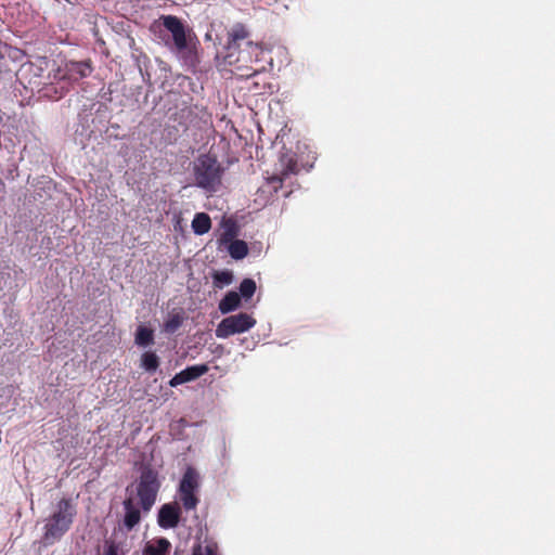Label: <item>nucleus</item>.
Instances as JSON below:
<instances>
[{"label": "nucleus", "mask_w": 555, "mask_h": 555, "mask_svg": "<svg viewBox=\"0 0 555 555\" xmlns=\"http://www.w3.org/2000/svg\"><path fill=\"white\" fill-rule=\"evenodd\" d=\"M261 49L250 40L247 27L237 23L228 33V42L222 53L225 65L233 66L232 72L241 78L254 76L258 69L253 63L258 62Z\"/></svg>", "instance_id": "f257e3e1"}, {"label": "nucleus", "mask_w": 555, "mask_h": 555, "mask_svg": "<svg viewBox=\"0 0 555 555\" xmlns=\"http://www.w3.org/2000/svg\"><path fill=\"white\" fill-rule=\"evenodd\" d=\"M76 513V506L70 499H61L44 525L43 539L46 543L61 539L72 527Z\"/></svg>", "instance_id": "f03ea898"}, {"label": "nucleus", "mask_w": 555, "mask_h": 555, "mask_svg": "<svg viewBox=\"0 0 555 555\" xmlns=\"http://www.w3.org/2000/svg\"><path fill=\"white\" fill-rule=\"evenodd\" d=\"M224 170L216 156L210 153L199 155L193 169L196 185L207 192H216L222 183Z\"/></svg>", "instance_id": "7ed1b4c3"}, {"label": "nucleus", "mask_w": 555, "mask_h": 555, "mask_svg": "<svg viewBox=\"0 0 555 555\" xmlns=\"http://www.w3.org/2000/svg\"><path fill=\"white\" fill-rule=\"evenodd\" d=\"M160 486L158 472L150 465L143 466L135 483V498L143 513H149L154 506Z\"/></svg>", "instance_id": "20e7f679"}, {"label": "nucleus", "mask_w": 555, "mask_h": 555, "mask_svg": "<svg viewBox=\"0 0 555 555\" xmlns=\"http://www.w3.org/2000/svg\"><path fill=\"white\" fill-rule=\"evenodd\" d=\"M198 490L199 475L193 467H188L178 487L179 501L186 512L196 509L199 503Z\"/></svg>", "instance_id": "39448f33"}, {"label": "nucleus", "mask_w": 555, "mask_h": 555, "mask_svg": "<svg viewBox=\"0 0 555 555\" xmlns=\"http://www.w3.org/2000/svg\"><path fill=\"white\" fill-rule=\"evenodd\" d=\"M256 324V319L246 312H240L224 318L217 325L216 336L218 338H228L235 334L249 331Z\"/></svg>", "instance_id": "423d86ee"}, {"label": "nucleus", "mask_w": 555, "mask_h": 555, "mask_svg": "<svg viewBox=\"0 0 555 555\" xmlns=\"http://www.w3.org/2000/svg\"><path fill=\"white\" fill-rule=\"evenodd\" d=\"M171 34L173 48L182 52L188 48L186 30L182 21L175 15H162L157 21Z\"/></svg>", "instance_id": "0eeeda50"}, {"label": "nucleus", "mask_w": 555, "mask_h": 555, "mask_svg": "<svg viewBox=\"0 0 555 555\" xmlns=\"http://www.w3.org/2000/svg\"><path fill=\"white\" fill-rule=\"evenodd\" d=\"M92 72V67L89 61L81 62H66L63 67H59L54 78L60 80H72L77 81L87 76Z\"/></svg>", "instance_id": "6e6552de"}, {"label": "nucleus", "mask_w": 555, "mask_h": 555, "mask_svg": "<svg viewBox=\"0 0 555 555\" xmlns=\"http://www.w3.org/2000/svg\"><path fill=\"white\" fill-rule=\"evenodd\" d=\"M50 61L44 56H38L33 61L24 63L17 70L18 79L24 82L31 85L34 78H40L43 73L49 69Z\"/></svg>", "instance_id": "1a4fd4ad"}, {"label": "nucleus", "mask_w": 555, "mask_h": 555, "mask_svg": "<svg viewBox=\"0 0 555 555\" xmlns=\"http://www.w3.org/2000/svg\"><path fill=\"white\" fill-rule=\"evenodd\" d=\"M181 518V507L177 503L162 505L157 515L158 526L163 529L176 528Z\"/></svg>", "instance_id": "9d476101"}, {"label": "nucleus", "mask_w": 555, "mask_h": 555, "mask_svg": "<svg viewBox=\"0 0 555 555\" xmlns=\"http://www.w3.org/2000/svg\"><path fill=\"white\" fill-rule=\"evenodd\" d=\"M209 367L207 364H196L192 366H188L181 372L177 373L170 380L169 385L171 387H177L179 385L185 384L188 382H192L203 376L208 372Z\"/></svg>", "instance_id": "9b49d317"}, {"label": "nucleus", "mask_w": 555, "mask_h": 555, "mask_svg": "<svg viewBox=\"0 0 555 555\" xmlns=\"http://www.w3.org/2000/svg\"><path fill=\"white\" fill-rule=\"evenodd\" d=\"M138 505L139 504H138V502L135 503L132 494L128 495L122 502V506H124V511H125L124 526L128 530H132L141 521L142 508L140 509L138 507Z\"/></svg>", "instance_id": "f8f14e48"}, {"label": "nucleus", "mask_w": 555, "mask_h": 555, "mask_svg": "<svg viewBox=\"0 0 555 555\" xmlns=\"http://www.w3.org/2000/svg\"><path fill=\"white\" fill-rule=\"evenodd\" d=\"M171 543L166 538H160L147 542L143 550V555H168Z\"/></svg>", "instance_id": "ddd939ff"}, {"label": "nucleus", "mask_w": 555, "mask_h": 555, "mask_svg": "<svg viewBox=\"0 0 555 555\" xmlns=\"http://www.w3.org/2000/svg\"><path fill=\"white\" fill-rule=\"evenodd\" d=\"M191 555H221V553L219 544L214 539L206 538L193 545Z\"/></svg>", "instance_id": "4468645a"}, {"label": "nucleus", "mask_w": 555, "mask_h": 555, "mask_svg": "<svg viewBox=\"0 0 555 555\" xmlns=\"http://www.w3.org/2000/svg\"><path fill=\"white\" fill-rule=\"evenodd\" d=\"M191 227L195 234H206L211 229V219L206 212H197L192 220Z\"/></svg>", "instance_id": "2eb2a0df"}, {"label": "nucleus", "mask_w": 555, "mask_h": 555, "mask_svg": "<svg viewBox=\"0 0 555 555\" xmlns=\"http://www.w3.org/2000/svg\"><path fill=\"white\" fill-rule=\"evenodd\" d=\"M241 305V296L236 292H229L219 302V310L221 313H230L236 310Z\"/></svg>", "instance_id": "dca6fc26"}, {"label": "nucleus", "mask_w": 555, "mask_h": 555, "mask_svg": "<svg viewBox=\"0 0 555 555\" xmlns=\"http://www.w3.org/2000/svg\"><path fill=\"white\" fill-rule=\"evenodd\" d=\"M184 312L182 310L172 311L164 322L163 330L168 334L176 333L184 322Z\"/></svg>", "instance_id": "f3484780"}, {"label": "nucleus", "mask_w": 555, "mask_h": 555, "mask_svg": "<svg viewBox=\"0 0 555 555\" xmlns=\"http://www.w3.org/2000/svg\"><path fill=\"white\" fill-rule=\"evenodd\" d=\"M228 251L233 259L240 260L247 256L248 246L246 242L242 240H235L229 244Z\"/></svg>", "instance_id": "a211bd4d"}, {"label": "nucleus", "mask_w": 555, "mask_h": 555, "mask_svg": "<svg viewBox=\"0 0 555 555\" xmlns=\"http://www.w3.org/2000/svg\"><path fill=\"white\" fill-rule=\"evenodd\" d=\"M154 343V332L153 330L139 326L135 332V344L140 347H146Z\"/></svg>", "instance_id": "6ab92c4d"}, {"label": "nucleus", "mask_w": 555, "mask_h": 555, "mask_svg": "<svg viewBox=\"0 0 555 555\" xmlns=\"http://www.w3.org/2000/svg\"><path fill=\"white\" fill-rule=\"evenodd\" d=\"M141 366L146 372H155L159 366V358L153 351H146L141 356Z\"/></svg>", "instance_id": "aec40b11"}, {"label": "nucleus", "mask_w": 555, "mask_h": 555, "mask_svg": "<svg viewBox=\"0 0 555 555\" xmlns=\"http://www.w3.org/2000/svg\"><path fill=\"white\" fill-rule=\"evenodd\" d=\"M281 162L283 165L281 172L283 173L284 177L288 178L292 175L298 173V164L293 155H284Z\"/></svg>", "instance_id": "412c9836"}, {"label": "nucleus", "mask_w": 555, "mask_h": 555, "mask_svg": "<svg viewBox=\"0 0 555 555\" xmlns=\"http://www.w3.org/2000/svg\"><path fill=\"white\" fill-rule=\"evenodd\" d=\"M212 280H214L215 286L221 288V287L232 283L233 274L229 270L216 271L212 274Z\"/></svg>", "instance_id": "4be33fe9"}, {"label": "nucleus", "mask_w": 555, "mask_h": 555, "mask_svg": "<svg viewBox=\"0 0 555 555\" xmlns=\"http://www.w3.org/2000/svg\"><path fill=\"white\" fill-rule=\"evenodd\" d=\"M256 292V282L253 279H244L240 284V296L249 299Z\"/></svg>", "instance_id": "5701e85b"}, {"label": "nucleus", "mask_w": 555, "mask_h": 555, "mask_svg": "<svg viewBox=\"0 0 555 555\" xmlns=\"http://www.w3.org/2000/svg\"><path fill=\"white\" fill-rule=\"evenodd\" d=\"M66 91L67 90L65 89L64 85H61L60 87L50 85L44 89L43 95L52 101H59L62 98L63 93Z\"/></svg>", "instance_id": "b1692460"}, {"label": "nucleus", "mask_w": 555, "mask_h": 555, "mask_svg": "<svg viewBox=\"0 0 555 555\" xmlns=\"http://www.w3.org/2000/svg\"><path fill=\"white\" fill-rule=\"evenodd\" d=\"M236 235V229L233 223L229 224L227 229L221 233L220 237L218 238V243L220 246L228 245L233 242L234 237Z\"/></svg>", "instance_id": "393cba45"}, {"label": "nucleus", "mask_w": 555, "mask_h": 555, "mask_svg": "<svg viewBox=\"0 0 555 555\" xmlns=\"http://www.w3.org/2000/svg\"><path fill=\"white\" fill-rule=\"evenodd\" d=\"M150 62L149 56L145 54L139 55L137 59V65L144 80L151 79V74L149 72Z\"/></svg>", "instance_id": "a878e982"}, {"label": "nucleus", "mask_w": 555, "mask_h": 555, "mask_svg": "<svg viewBox=\"0 0 555 555\" xmlns=\"http://www.w3.org/2000/svg\"><path fill=\"white\" fill-rule=\"evenodd\" d=\"M287 178L283 176L282 172L278 173V175H273L271 177L268 178L267 182L268 184L272 188V190L274 192H278L282 185H283V182L286 180Z\"/></svg>", "instance_id": "bb28decb"}, {"label": "nucleus", "mask_w": 555, "mask_h": 555, "mask_svg": "<svg viewBox=\"0 0 555 555\" xmlns=\"http://www.w3.org/2000/svg\"><path fill=\"white\" fill-rule=\"evenodd\" d=\"M119 546L114 541L105 542V550L103 555H119Z\"/></svg>", "instance_id": "cd10ccee"}]
</instances>
